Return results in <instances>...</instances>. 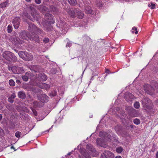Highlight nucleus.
<instances>
[{"label":"nucleus","mask_w":158,"mask_h":158,"mask_svg":"<svg viewBox=\"0 0 158 158\" xmlns=\"http://www.w3.org/2000/svg\"><path fill=\"white\" fill-rule=\"evenodd\" d=\"M102 134L104 135V137L106 140H107L106 138H107L108 139L107 140V141H109L110 140L111 136L110 135H108L107 133L106 134V133L103 132H100L99 133V135H101Z\"/></svg>","instance_id":"a211bd4d"},{"label":"nucleus","mask_w":158,"mask_h":158,"mask_svg":"<svg viewBox=\"0 0 158 158\" xmlns=\"http://www.w3.org/2000/svg\"><path fill=\"white\" fill-rule=\"evenodd\" d=\"M90 148H91V151H92V152H93V151H94V149H93V150L92 149V146L91 145H90Z\"/></svg>","instance_id":"13d9d810"},{"label":"nucleus","mask_w":158,"mask_h":158,"mask_svg":"<svg viewBox=\"0 0 158 158\" xmlns=\"http://www.w3.org/2000/svg\"><path fill=\"white\" fill-rule=\"evenodd\" d=\"M8 101L11 103H12L14 102V99L11 98L10 97L8 98Z\"/></svg>","instance_id":"37998d69"},{"label":"nucleus","mask_w":158,"mask_h":158,"mask_svg":"<svg viewBox=\"0 0 158 158\" xmlns=\"http://www.w3.org/2000/svg\"><path fill=\"white\" fill-rule=\"evenodd\" d=\"M52 127H51V128H49V130H47L46 131H45V132H49V130L51 128H52Z\"/></svg>","instance_id":"bf43d9fd"},{"label":"nucleus","mask_w":158,"mask_h":158,"mask_svg":"<svg viewBox=\"0 0 158 158\" xmlns=\"http://www.w3.org/2000/svg\"><path fill=\"white\" fill-rule=\"evenodd\" d=\"M9 84L10 85L14 86L15 85V81L12 79L10 80L9 81Z\"/></svg>","instance_id":"c9c22d12"},{"label":"nucleus","mask_w":158,"mask_h":158,"mask_svg":"<svg viewBox=\"0 0 158 158\" xmlns=\"http://www.w3.org/2000/svg\"><path fill=\"white\" fill-rule=\"evenodd\" d=\"M75 12H76L77 17L80 19H82L84 16V14L79 9H75Z\"/></svg>","instance_id":"9b49d317"},{"label":"nucleus","mask_w":158,"mask_h":158,"mask_svg":"<svg viewBox=\"0 0 158 158\" xmlns=\"http://www.w3.org/2000/svg\"><path fill=\"white\" fill-rule=\"evenodd\" d=\"M30 8L31 11V15L33 18L34 19V20H37L39 16V15L38 14L34 8L31 6L30 7Z\"/></svg>","instance_id":"1a4fd4ad"},{"label":"nucleus","mask_w":158,"mask_h":158,"mask_svg":"<svg viewBox=\"0 0 158 158\" xmlns=\"http://www.w3.org/2000/svg\"><path fill=\"white\" fill-rule=\"evenodd\" d=\"M19 36L21 38L25 40H28L30 39L37 43H39L40 41V39L38 35L34 36V37L30 33H27L25 31H21L20 33Z\"/></svg>","instance_id":"f257e3e1"},{"label":"nucleus","mask_w":158,"mask_h":158,"mask_svg":"<svg viewBox=\"0 0 158 158\" xmlns=\"http://www.w3.org/2000/svg\"><path fill=\"white\" fill-rule=\"evenodd\" d=\"M68 14L71 17L74 18L76 15V12H75V10L74 11L73 10H70L68 11Z\"/></svg>","instance_id":"5701e85b"},{"label":"nucleus","mask_w":158,"mask_h":158,"mask_svg":"<svg viewBox=\"0 0 158 158\" xmlns=\"http://www.w3.org/2000/svg\"><path fill=\"white\" fill-rule=\"evenodd\" d=\"M97 144L100 145V146L103 147V148H106L107 146V145L106 144H104L103 139H100L98 138L97 139Z\"/></svg>","instance_id":"2eb2a0df"},{"label":"nucleus","mask_w":158,"mask_h":158,"mask_svg":"<svg viewBox=\"0 0 158 158\" xmlns=\"http://www.w3.org/2000/svg\"><path fill=\"white\" fill-rule=\"evenodd\" d=\"M132 32V33H135L136 34H137L138 33V31H137V28L136 27H133L132 29L131 30Z\"/></svg>","instance_id":"4c0bfd02"},{"label":"nucleus","mask_w":158,"mask_h":158,"mask_svg":"<svg viewBox=\"0 0 158 158\" xmlns=\"http://www.w3.org/2000/svg\"><path fill=\"white\" fill-rule=\"evenodd\" d=\"M35 29H37V27L32 23H29L28 27V30L29 31L31 35L34 37V36L37 35H35Z\"/></svg>","instance_id":"39448f33"},{"label":"nucleus","mask_w":158,"mask_h":158,"mask_svg":"<svg viewBox=\"0 0 158 158\" xmlns=\"http://www.w3.org/2000/svg\"><path fill=\"white\" fill-rule=\"evenodd\" d=\"M143 106L148 109H151L152 107L151 104V100L147 98H144L142 100Z\"/></svg>","instance_id":"7ed1b4c3"},{"label":"nucleus","mask_w":158,"mask_h":158,"mask_svg":"<svg viewBox=\"0 0 158 158\" xmlns=\"http://www.w3.org/2000/svg\"><path fill=\"white\" fill-rule=\"evenodd\" d=\"M3 57L11 62H15L17 59L15 55L9 51H6L2 54Z\"/></svg>","instance_id":"f03ea898"},{"label":"nucleus","mask_w":158,"mask_h":158,"mask_svg":"<svg viewBox=\"0 0 158 158\" xmlns=\"http://www.w3.org/2000/svg\"><path fill=\"white\" fill-rule=\"evenodd\" d=\"M35 2L38 4H40L41 2V0H35Z\"/></svg>","instance_id":"09e8293b"},{"label":"nucleus","mask_w":158,"mask_h":158,"mask_svg":"<svg viewBox=\"0 0 158 158\" xmlns=\"http://www.w3.org/2000/svg\"><path fill=\"white\" fill-rule=\"evenodd\" d=\"M100 158H107L106 155L105 154L104 152L101 155Z\"/></svg>","instance_id":"de8ad7c7"},{"label":"nucleus","mask_w":158,"mask_h":158,"mask_svg":"<svg viewBox=\"0 0 158 158\" xmlns=\"http://www.w3.org/2000/svg\"><path fill=\"white\" fill-rule=\"evenodd\" d=\"M16 97V95L15 94L13 93L11 96L10 97L11 98L14 99Z\"/></svg>","instance_id":"49530a36"},{"label":"nucleus","mask_w":158,"mask_h":158,"mask_svg":"<svg viewBox=\"0 0 158 158\" xmlns=\"http://www.w3.org/2000/svg\"><path fill=\"white\" fill-rule=\"evenodd\" d=\"M135 126L133 125H130V127L132 129L134 128V127Z\"/></svg>","instance_id":"5fc2aeb1"},{"label":"nucleus","mask_w":158,"mask_h":158,"mask_svg":"<svg viewBox=\"0 0 158 158\" xmlns=\"http://www.w3.org/2000/svg\"><path fill=\"white\" fill-rule=\"evenodd\" d=\"M123 150V148L121 147L118 148L116 149V152L118 153H121Z\"/></svg>","instance_id":"58836bf2"},{"label":"nucleus","mask_w":158,"mask_h":158,"mask_svg":"<svg viewBox=\"0 0 158 158\" xmlns=\"http://www.w3.org/2000/svg\"><path fill=\"white\" fill-rule=\"evenodd\" d=\"M144 90L147 93L150 94L154 90V88L150 85L145 84L144 85Z\"/></svg>","instance_id":"9d476101"},{"label":"nucleus","mask_w":158,"mask_h":158,"mask_svg":"<svg viewBox=\"0 0 158 158\" xmlns=\"http://www.w3.org/2000/svg\"><path fill=\"white\" fill-rule=\"evenodd\" d=\"M39 99L42 103H47L49 100V98L46 94H42L38 97Z\"/></svg>","instance_id":"423d86ee"},{"label":"nucleus","mask_w":158,"mask_h":158,"mask_svg":"<svg viewBox=\"0 0 158 158\" xmlns=\"http://www.w3.org/2000/svg\"><path fill=\"white\" fill-rule=\"evenodd\" d=\"M69 3L72 5L74 6L77 3L76 0H68Z\"/></svg>","instance_id":"c756f323"},{"label":"nucleus","mask_w":158,"mask_h":158,"mask_svg":"<svg viewBox=\"0 0 158 158\" xmlns=\"http://www.w3.org/2000/svg\"><path fill=\"white\" fill-rule=\"evenodd\" d=\"M27 2H29L31 1V0H25Z\"/></svg>","instance_id":"680f3d73"},{"label":"nucleus","mask_w":158,"mask_h":158,"mask_svg":"<svg viewBox=\"0 0 158 158\" xmlns=\"http://www.w3.org/2000/svg\"><path fill=\"white\" fill-rule=\"evenodd\" d=\"M20 19L19 17L15 18L12 22V23L15 29H17L20 24Z\"/></svg>","instance_id":"6e6552de"},{"label":"nucleus","mask_w":158,"mask_h":158,"mask_svg":"<svg viewBox=\"0 0 158 158\" xmlns=\"http://www.w3.org/2000/svg\"><path fill=\"white\" fill-rule=\"evenodd\" d=\"M134 107L137 109L139 108L140 106V104H139V102H136L134 104Z\"/></svg>","instance_id":"473e14b6"},{"label":"nucleus","mask_w":158,"mask_h":158,"mask_svg":"<svg viewBox=\"0 0 158 158\" xmlns=\"http://www.w3.org/2000/svg\"><path fill=\"white\" fill-rule=\"evenodd\" d=\"M45 19L47 22L50 24H53L54 23V20H53V16L51 14L47 13H46L44 16Z\"/></svg>","instance_id":"0eeeda50"},{"label":"nucleus","mask_w":158,"mask_h":158,"mask_svg":"<svg viewBox=\"0 0 158 158\" xmlns=\"http://www.w3.org/2000/svg\"><path fill=\"white\" fill-rule=\"evenodd\" d=\"M8 2V1L7 0L6 1L4 2L1 3L0 4V8H3L6 7V6Z\"/></svg>","instance_id":"bb28decb"},{"label":"nucleus","mask_w":158,"mask_h":158,"mask_svg":"<svg viewBox=\"0 0 158 158\" xmlns=\"http://www.w3.org/2000/svg\"><path fill=\"white\" fill-rule=\"evenodd\" d=\"M18 96L19 98L24 99L26 97L25 93L23 91H19L18 93Z\"/></svg>","instance_id":"aec40b11"},{"label":"nucleus","mask_w":158,"mask_h":158,"mask_svg":"<svg viewBox=\"0 0 158 158\" xmlns=\"http://www.w3.org/2000/svg\"><path fill=\"white\" fill-rule=\"evenodd\" d=\"M26 52L21 51L18 53V54L20 57L24 60V57L26 54L25 53Z\"/></svg>","instance_id":"a878e982"},{"label":"nucleus","mask_w":158,"mask_h":158,"mask_svg":"<svg viewBox=\"0 0 158 158\" xmlns=\"http://www.w3.org/2000/svg\"><path fill=\"white\" fill-rule=\"evenodd\" d=\"M12 31V27L11 26L9 25L7 27V31L8 33H10Z\"/></svg>","instance_id":"e433bc0d"},{"label":"nucleus","mask_w":158,"mask_h":158,"mask_svg":"<svg viewBox=\"0 0 158 158\" xmlns=\"http://www.w3.org/2000/svg\"><path fill=\"white\" fill-rule=\"evenodd\" d=\"M21 135V133L19 131H17L15 133V136L16 137L19 138Z\"/></svg>","instance_id":"ea45409f"},{"label":"nucleus","mask_w":158,"mask_h":158,"mask_svg":"<svg viewBox=\"0 0 158 158\" xmlns=\"http://www.w3.org/2000/svg\"><path fill=\"white\" fill-rule=\"evenodd\" d=\"M2 118V116L1 114H0V120H1Z\"/></svg>","instance_id":"6e6d98bb"},{"label":"nucleus","mask_w":158,"mask_h":158,"mask_svg":"<svg viewBox=\"0 0 158 158\" xmlns=\"http://www.w3.org/2000/svg\"><path fill=\"white\" fill-rule=\"evenodd\" d=\"M49 40V39L48 38H45L43 40V41L45 43H48Z\"/></svg>","instance_id":"a18cd8bd"},{"label":"nucleus","mask_w":158,"mask_h":158,"mask_svg":"<svg viewBox=\"0 0 158 158\" xmlns=\"http://www.w3.org/2000/svg\"><path fill=\"white\" fill-rule=\"evenodd\" d=\"M115 158H122V157L120 156H118L116 157Z\"/></svg>","instance_id":"4d7b16f0"},{"label":"nucleus","mask_w":158,"mask_h":158,"mask_svg":"<svg viewBox=\"0 0 158 158\" xmlns=\"http://www.w3.org/2000/svg\"><path fill=\"white\" fill-rule=\"evenodd\" d=\"M148 6L152 9H154L155 8V5L153 3H150L148 5Z\"/></svg>","instance_id":"7c9ffc66"},{"label":"nucleus","mask_w":158,"mask_h":158,"mask_svg":"<svg viewBox=\"0 0 158 158\" xmlns=\"http://www.w3.org/2000/svg\"><path fill=\"white\" fill-rule=\"evenodd\" d=\"M8 70L10 71H11L15 74H20L23 72V68L19 67H9Z\"/></svg>","instance_id":"20e7f679"},{"label":"nucleus","mask_w":158,"mask_h":158,"mask_svg":"<svg viewBox=\"0 0 158 158\" xmlns=\"http://www.w3.org/2000/svg\"><path fill=\"white\" fill-rule=\"evenodd\" d=\"M42 32V30L37 27V29H35V33H37L38 34H40Z\"/></svg>","instance_id":"f704fd0d"},{"label":"nucleus","mask_w":158,"mask_h":158,"mask_svg":"<svg viewBox=\"0 0 158 158\" xmlns=\"http://www.w3.org/2000/svg\"><path fill=\"white\" fill-rule=\"evenodd\" d=\"M31 110L32 111V112L33 113H34V114L35 116H37V112L35 111V110H34L32 107H31Z\"/></svg>","instance_id":"a19ab883"},{"label":"nucleus","mask_w":158,"mask_h":158,"mask_svg":"<svg viewBox=\"0 0 158 158\" xmlns=\"http://www.w3.org/2000/svg\"><path fill=\"white\" fill-rule=\"evenodd\" d=\"M25 53L26 54L23 60L26 61H30L32 60L33 56L32 54L31 53H29L27 52Z\"/></svg>","instance_id":"4468645a"},{"label":"nucleus","mask_w":158,"mask_h":158,"mask_svg":"<svg viewBox=\"0 0 158 158\" xmlns=\"http://www.w3.org/2000/svg\"><path fill=\"white\" fill-rule=\"evenodd\" d=\"M31 73L30 72H27L25 75L22 76V77L23 80L25 81H27L29 78L32 79L31 77Z\"/></svg>","instance_id":"ddd939ff"},{"label":"nucleus","mask_w":158,"mask_h":158,"mask_svg":"<svg viewBox=\"0 0 158 158\" xmlns=\"http://www.w3.org/2000/svg\"><path fill=\"white\" fill-rule=\"evenodd\" d=\"M39 78L41 81H45L47 79L46 76L44 73H40L38 75Z\"/></svg>","instance_id":"6ab92c4d"},{"label":"nucleus","mask_w":158,"mask_h":158,"mask_svg":"<svg viewBox=\"0 0 158 158\" xmlns=\"http://www.w3.org/2000/svg\"><path fill=\"white\" fill-rule=\"evenodd\" d=\"M115 130L117 133L119 135L121 132L122 127L120 126L117 125L115 127Z\"/></svg>","instance_id":"412c9836"},{"label":"nucleus","mask_w":158,"mask_h":158,"mask_svg":"<svg viewBox=\"0 0 158 158\" xmlns=\"http://www.w3.org/2000/svg\"><path fill=\"white\" fill-rule=\"evenodd\" d=\"M57 93L56 91H54L52 92L51 93H49V96L50 97H54L56 95Z\"/></svg>","instance_id":"72a5a7b5"},{"label":"nucleus","mask_w":158,"mask_h":158,"mask_svg":"<svg viewBox=\"0 0 158 158\" xmlns=\"http://www.w3.org/2000/svg\"><path fill=\"white\" fill-rule=\"evenodd\" d=\"M134 123L137 125L140 124V121L139 119L138 118H135L133 120Z\"/></svg>","instance_id":"2f4dec72"},{"label":"nucleus","mask_w":158,"mask_h":158,"mask_svg":"<svg viewBox=\"0 0 158 158\" xmlns=\"http://www.w3.org/2000/svg\"><path fill=\"white\" fill-rule=\"evenodd\" d=\"M39 66L37 65H32L30 66V69L31 70L37 72L39 71Z\"/></svg>","instance_id":"4be33fe9"},{"label":"nucleus","mask_w":158,"mask_h":158,"mask_svg":"<svg viewBox=\"0 0 158 158\" xmlns=\"http://www.w3.org/2000/svg\"><path fill=\"white\" fill-rule=\"evenodd\" d=\"M84 71L83 72V73H82V75H83V73H84Z\"/></svg>","instance_id":"69168bd1"},{"label":"nucleus","mask_w":158,"mask_h":158,"mask_svg":"<svg viewBox=\"0 0 158 158\" xmlns=\"http://www.w3.org/2000/svg\"><path fill=\"white\" fill-rule=\"evenodd\" d=\"M104 152L107 158H114V154L110 151H106Z\"/></svg>","instance_id":"dca6fc26"},{"label":"nucleus","mask_w":158,"mask_h":158,"mask_svg":"<svg viewBox=\"0 0 158 158\" xmlns=\"http://www.w3.org/2000/svg\"><path fill=\"white\" fill-rule=\"evenodd\" d=\"M64 27H62V31L63 33L64 34H65L67 31L68 29L67 28H66V27H67V25L66 23H65L64 24Z\"/></svg>","instance_id":"c85d7f7f"},{"label":"nucleus","mask_w":158,"mask_h":158,"mask_svg":"<svg viewBox=\"0 0 158 158\" xmlns=\"http://www.w3.org/2000/svg\"><path fill=\"white\" fill-rule=\"evenodd\" d=\"M79 157L80 158H81V157H80V156H79Z\"/></svg>","instance_id":"338daca9"},{"label":"nucleus","mask_w":158,"mask_h":158,"mask_svg":"<svg viewBox=\"0 0 158 158\" xmlns=\"http://www.w3.org/2000/svg\"><path fill=\"white\" fill-rule=\"evenodd\" d=\"M81 153L86 158H91L88 153L86 152L85 149H82L81 151Z\"/></svg>","instance_id":"f3484780"},{"label":"nucleus","mask_w":158,"mask_h":158,"mask_svg":"<svg viewBox=\"0 0 158 158\" xmlns=\"http://www.w3.org/2000/svg\"><path fill=\"white\" fill-rule=\"evenodd\" d=\"M156 158H158V151L156 152Z\"/></svg>","instance_id":"603ef678"},{"label":"nucleus","mask_w":158,"mask_h":158,"mask_svg":"<svg viewBox=\"0 0 158 158\" xmlns=\"http://www.w3.org/2000/svg\"><path fill=\"white\" fill-rule=\"evenodd\" d=\"M71 45H72V43H71V42L69 41V42H68V43H67V44L66 45V47H70L71 46Z\"/></svg>","instance_id":"c03bdc74"},{"label":"nucleus","mask_w":158,"mask_h":158,"mask_svg":"<svg viewBox=\"0 0 158 158\" xmlns=\"http://www.w3.org/2000/svg\"><path fill=\"white\" fill-rule=\"evenodd\" d=\"M89 146V145H87V146Z\"/></svg>","instance_id":"774afa93"},{"label":"nucleus","mask_w":158,"mask_h":158,"mask_svg":"<svg viewBox=\"0 0 158 158\" xmlns=\"http://www.w3.org/2000/svg\"><path fill=\"white\" fill-rule=\"evenodd\" d=\"M85 12L87 14H91L92 12V10L90 7H86L85 9Z\"/></svg>","instance_id":"393cba45"},{"label":"nucleus","mask_w":158,"mask_h":158,"mask_svg":"<svg viewBox=\"0 0 158 158\" xmlns=\"http://www.w3.org/2000/svg\"><path fill=\"white\" fill-rule=\"evenodd\" d=\"M38 85L40 88L42 89L45 88L46 89L47 88H49V87L48 84L43 83H40L39 84H38Z\"/></svg>","instance_id":"b1692460"},{"label":"nucleus","mask_w":158,"mask_h":158,"mask_svg":"<svg viewBox=\"0 0 158 158\" xmlns=\"http://www.w3.org/2000/svg\"><path fill=\"white\" fill-rule=\"evenodd\" d=\"M124 97L127 101H129L133 99L134 97V95L131 93L128 92H126L125 94Z\"/></svg>","instance_id":"f8f14e48"},{"label":"nucleus","mask_w":158,"mask_h":158,"mask_svg":"<svg viewBox=\"0 0 158 158\" xmlns=\"http://www.w3.org/2000/svg\"><path fill=\"white\" fill-rule=\"evenodd\" d=\"M11 148H14L13 146L11 147Z\"/></svg>","instance_id":"0e129e2a"},{"label":"nucleus","mask_w":158,"mask_h":158,"mask_svg":"<svg viewBox=\"0 0 158 158\" xmlns=\"http://www.w3.org/2000/svg\"><path fill=\"white\" fill-rule=\"evenodd\" d=\"M3 108V106L2 104H0V110H1Z\"/></svg>","instance_id":"864d4df0"},{"label":"nucleus","mask_w":158,"mask_h":158,"mask_svg":"<svg viewBox=\"0 0 158 158\" xmlns=\"http://www.w3.org/2000/svg\"><path fill=\"white\" fill-rule=\"evenodd\" d=\"M16 83H18V84H19L20 83V81L19 80H17L16 81Z\"/></svg>","instance_id":"8fccbe9b"},{"label":"nucleus","mask_w":158,"mask_h":158,"mask_svg":"<svg viewBox=\"0 0 158 158\" xmlns=\"http://www.w3.org/2000/svg\"><path fill=\"white\" fill-rule=\"evenodd\" d=\"M26 112L27 113H28L29 112V110H28V109H27L26 111Z\"/></svg>","instance_id":"052dcab7"},{"label":"nucleus","mask_w":158,"mask_h":158,"mask_svg":"<svg viewBox=\"0 0 158 158\" xmlns=\"http://www.w3.org/2000/svg\"><path fill=\"white\" fill-rule=\"evenodd\" d=\"M109 70L108 69H106V73L109 74Z\"/></svg>","instance_id":"3c124183"},{"label":"nucleus","mask_w":158,"mask_h":158,"mask_svg":"<svg viewBox=\"0 0 158 158\" xmlns=\"http://www.w3.org/2000/svg\"><path fill=\"white\" fill-rule=\"evenodd\" d=\"M29 19H30L31 20H32V21H33V20L31 19L30 18H29Z\"/></svg>","instance_id":"e2e57ef3"},{"label":"nucleus","mask_w":158,"mask_h":158,"mask_svg":"<svg viewBox=\"0 0 158 158\" xmlns=\"http://www.w3.org/2000/svg\"><path fill=\"white\" fill-rule=\"evenodd\" d=\"M97 5L98 7H101L102 6V4L101 3V1H99L97 3Z\"/></svg>","instance_id":"79ce46f5"},{"label":"nucleus","mask_w":158,"mask_h":158,"mask_svg":"<svg viewBox=\"0 0 158 158\" xmlns=\"http://www.w3.org/2000/svg\"><path fill=\"white\" fill-rule=\"evenodd\" d=\"M33 106L34 108L40 107V102L36 101H34L33 103Z\"/></svg>","instance_id":"cd10ccee"}]
</instances>
